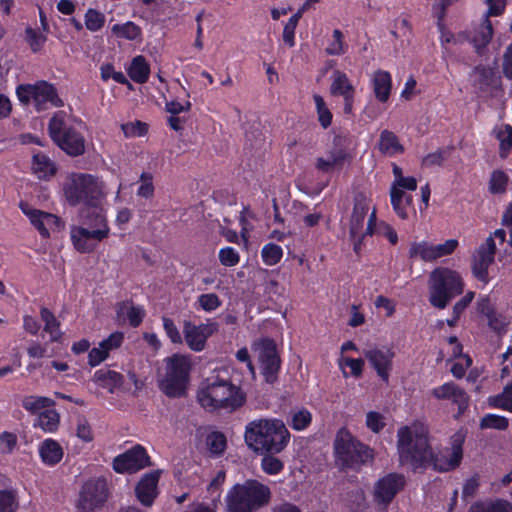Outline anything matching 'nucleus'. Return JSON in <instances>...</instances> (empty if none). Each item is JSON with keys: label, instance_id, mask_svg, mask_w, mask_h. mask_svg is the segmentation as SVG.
Listing matches in <instances>:
<instances>
[{"label": "nucleus", "instance_id": "f257e3e1", "mask_svg": "<svg viewBox=\"0 0 512 512\" xmlns=\"http://www.w3.org/2000/svg\"><path fill=\"white\" fill-rule=\"evenodd\" d=\"M428 429L420 424L402 426L397 431V451L399 463L414 471L425 469L431 464L438 472H450L457 469L463 459L465 433L462 430L450 437V447L432 451Z\"/></svg>", "mask_w": 512, "mask_h": 512}, {"label": "nucleus", "instance_id": "f03ea898", "mask_svg": "<svg viewBox=\"0 0 512 512\" xmlns=\"http://www.w3.org/2000/svg\"><path fill=\"white\" fill-rule=\"evenodd\" d=\"M290 432L281 419H255L245 428V441L257 454H279L290 442Z\"/></svg>", "mask_w": 512, "mask_h": 512}, {"label": "nucleus", "instance_id": "7ed1b4c3", "mask_svg": "<svg viewBox=\"0 0 512 512\" xmlns=\"http://www.w3.org/2000/svg\"><path fill=\"white\" fill-rule=\"evenodd\" d=\"M197 400L208 411L220 409L235 411L244 405L246 395L240 386L232 383L229 377L225 378L217 374L201 382Z\"/></svg>", "mask_w": 512, "mask_h": 512}, {"label": "nucleus", "instance_id": "20e7f679", "mask_svg": "<svg viewBox=\"0 0 512 512\" xmlns=\"http://www.w3.org/2000/svg\"><path fill=\"white\" fill-rule=\"evenodd\" d=\"M84 122L69 116L65 111H56L48 122V135L53 143L66 155L79 157L86 152V139L81 132Z\"/></svg>", "mask_w": 512, "mask_h": 512}, {"label": "nucleus", "instance_id": "39448f33", "mask_svg": "<svg viewBox=\"0 0 512 512\" xmlns=\"http://www.w3.org/2000/svg\"><path fill=\"white\" fill-rule=\"evenodd\" d=\"M269 486L256 479L234 484L225 497L226 512H257L271 501Z\"/></svg>", "mask_w": 512, "mask_h": 512}, {"label": "nucleus", "instance_id": "423d86ee", "mask_svg": "<svg viewBox=\"0 0 512 512\" xmlns=\"http://www.w3.org/2000/svg\"><path fill=\"white\" fill-rule=\"evenodd\" d=\"M333 449L336 463L342 469L359 471L374 459V450L357 439L346 427L337 431Z\"/></svg>", "mask_w": 512, "mask_h": 512}, {"label": "nucleus", "instance_id": "0eeeda50", "mask_svg": "<svg viewBox=\"0 0 512 512\" xmlns=\"http://www.w3.org/2000/svg\"><path fill=\"white\" fill-rule=\"evenodd\" d=\"M63 193L67 203L72 206L82 204L81 210H98L97 207L102 195L98 177L82 172L69 174L63 183Z\"/></svg>", "mask_w": 512, "mask_h": 512}, {"label": "nucleus", "instance_id": "6e6552de", "mask_svg": "<svg viewBox=\"0 0 512 512\" xmlns=\"http://www.w3.org/2000/svg\"><path fill=\"white\" fill-rule=\"evenodd\" d=\"M80 217L82 223L91 229L73 226L70 231L71 241L79 253H92L96 249L97 243L109 236L110 228L106 218L99 210H81Z\"/></svg>", "mask_w": 512, "mask_h": 512}, {"label": "nucleus", "instance_id": "1a4fd4ad", "mask_svg": "<svg viewBox=\"0 0 512 512\" xmlns=\"http://www.w3.org/2000/svg\"><path fill=\"white\" fill-rule=\"evenodd\" d=\"M464 290L460 273L448 267H437L429 276V302L437 309H445Z\"/></svg>", "mask_w": 512, "mask_h": 512}, {"label": "nucleus", "instance_id": "9d476101", "mask_svg": "<svg viewBox=\"0 0 512 512\" xmlns=\"http://www.w3.org/2000/svg\"><path fill=\"white\" fill-rule=\"evenodd\" d=\"M190 358L182 354H173L166 359L165 375L160 381L161 391L169 398H181L186 395L190 382Z\"/></svg>", "mask_w": 512, "mask_h": 512}, {"label": "nucleus", "instance_id": "9b49d317", "mask_svg": "<svg viewBox=\"0 0 512 512\" xmlns=\"http://www.w3.org/2000/svg\"><path fill=\"white\" fill-rule=\"evenodd\" d=\"M488 6L481 23L468 30V43L473 47L479 57L487 56L489 44L494 35V29L490 17L500 16L504 13L506 0H484Z\"/></svg>", "mask_w": 512, "mask_h": 512}, {"label": "nucleus", "instance_id": "f8f14e48", "mask_svg": "<svg viewBox=\"0 0 512 512\" xmlns=\"http://www.w3.org/2000/svg\"><path fill=\"white\" fill-rule=\"evenodd\" d=\"M254 350L257 352L259 368L265 382L274 384L278 380L282 364L275 340L262 338L254 343Z\"/></svg>", "mask_w": 512, "mask_h": 512}, {"label": "nucleus", "instance_id": "ddd939ff", "mask_svg": "<svg viewBox=\"0 0 512 512\" xmlns=\"http://www.w3.org/2000/svg\"><path fill=\"white\" fill-rule=\"evenodd\" d=\"M109 497L107 480L104 477L89 478L81 487L77 508L80 512H93L104 506Z\"/></svg>", "mask_w": 512, "mask_h": 512}, {"label": "nucleus", "instance_id": "4468645a", "mask_svg": "<svg viewBox=\"0 0 512 512\" xmlns=\"http://www.w3.org/2000/svg\"><path fill=\"white\" fill-rule=\"evenodd\" d=\"M19 208L43 239H49L51 232H59L64 227V222L59 216L33 208L26 201H20Z\"/></svg>", "mask_w": 512, "mask_h": 512}, {"label": "nucleus", "instance_id": "2eb2a0df", "mask_svg": "<svg viewBox=\"0 0 512 512\" xmlns=\"http://www.w3.org/2000/svg\"><path fill=\"white\" fill-rule=\"evenodd\" d=\"M351 160L352 155L349 149L342 144L339 137H334L332 146L326 151V156L317 157L314 167L322 174H332L335 171H341Z\"/></svg>", "mask_w": 512, "mask_h": 512}, {"label": "nucleus", "instance_id": "dca6fc26", "mask_svg": "<svg viewBox=\"0 0 512 512\" xmlns=\"http://www.w3.org/2000/svg\"><path fill=\"white\" fill-rule=\"evenodd\" d=\"M363 355L381 381L387 384L396 356L394 349L387 345H371L363 350Z\"/></svg>", "mask_w": 512, "mask_h": 512}, {"label": "nucleus", "instance_id": "f3484780", "mask_svg": "<svg viewBox=\"0 0 512 512\" xmlns=\"http://www.w3.org/2000/svg\"><path fill=\"white\" fill-rule=\"evenodd\" d=\"M469 76L471 85L480 95L493 96L502 90L501 76L490 65H476Z\"/></svg>", "mask_w": 512, "mask_h": 512}, {"label": "nucleus", "instance_id": "a211bd4d", "mask_svg": "<svg viewBox=\"0 0 512 512\" xmlns=\"http://www.w3.org/2000/svg\"><path fill=\"white\" fill-rule=\"evenodd\" d=\"M406 478L403 474L391 472L379 478L374 484V502L387 508L396 495L404 489Z\"/></svg>", "mask_w": 512, "mask_h": 512}, {"label": "nucleus", "instance_id": "6ab92c4d", "mask_svg": "<svg viewBox=\"0 0 512 512\" xmlns=\"http://www.w3.org/2000/svg\"><path fill=\"white\" fill-rule=\"evenodd\" d=\"M496 254V244L492 236L486 238V240L478 247L476 253L472 258L471 269L473 276L483 285L489 282L488 269L494 262Z\"/></svg>", "mask_w": 512, "mask_h": 512}, {"label": "nucleus", "instance_id": "aec40b11", "mask_svg": "<svg viewBox=\"0 0 512 512\" xmlns=\"http://www.w3.org/2000/svg\"><path fill=\"white\" fill-rule=\"evenodd\" d=\"M150 465V457L146 449L136 445L113 460V469L117 473H134Z\"/></svg>", "mask_w": 512, "mask_h": 512}, {"label": "nucleus", "instance_id": "412c9836", "mask_svg": "<svg viewBox=\"0 0 512 512\" xmlns=\"http://www.w3.org/2000/svg\"><path fill=\"white\" fill-rule=\"evenodd\" d=\"M160 471L154 470L145 473L135 486V496L145 507H151L159 495L158 483Z\"/></svg>", "mask_w": 512, "mask_h": 512}, {"label": "nucleus", "instance_id": "4be33fe9", "mask_svg": "<svg viewBox=\"0 0 512 512\" xmlns=\"http://www.w3.org/2000/svg\"><path fill=\"white\" fill-rule=\"evenodd\" d=\"M34 107L36 111L41 112L47 108V104L52 107L60 108L64 106V101L59 97L56 87L47 81H38L33 84Z\"/></svg>", "mask_w": 512, "mask_h": 512}, {"label": "nucleus", "instance_id": "5701e85b", "mask_svg": "<svg viewBox=\"0 0 512 512\" xmlns=\"http://www.w3.org/2000/svg\"><path fill=\"white\" fill-rule=\"evenodd\" d=\"M370 82L376 100L380 103L388 102L392 91V76L390 72L378 69L372 74Z\"/></svg>", "mask_w": 512, "mask_h": 512}, {"label": "nucleus", "instance_id": "b1692460", "mask_svg": "<svg viewBox=\"0 0 512 512\" xmlns=\"http://www.w3.org/2000/svg\"><path fill=\"white\" fill-rule=\"evenodd\" d=\"M38 452L42 463L48 467L56 466L64 456L62 446L52 438L43 440L39 445Z\"/></svg>", "mask_w": 512, "mask_h": 512}, {"label": "nucleus", "instance_id": "393cba45", "mask_svg": "<svg viewBox=\"0 0 512 512\" xmlns=\"http://www.w3.org/2000/svg\"><path fill=\"white\" fill-rule=\"evenodd\" d=\"M205 325L196 326L189 321L184 323V338L188 347L195 352H200L205 348L208 333L205 331Z\"/></svg>", "mask_w": 512, "mask_h": 512}, {"label": "nucleus", "instance_id": "a878e982", "mask_svg": "<svg viewBox=\"0 0 512 512\" xmlns=\"http://www.w3.org/2000/svg\"><path fill=\"white\" fill-rule=\"evenodd\" d=\"M93 381L99 387L106 389L109 393L113 394L123 385L124 376L114 370L99 369L95 371Z\"/></svg>", "mask_w": 512, "mask_h": 512}, {"label": "nucleus", "instance_id": "bb28decb", "mask_svg": "<svg viewBox=\"0 0 512 512\" xmlns=\"http://www.w3.org/2000/svg\"><path fill=\"white\" fill-rule=\"evenodd\" d=\"M369 211V205L365 198H356L353 205V211L349 225V236L354 237L355 235L363 232L365 218Z\"/></svg>", "mask_w": 512, "mask_h": 512}, {"label": "nucleus", "instance_id": "cd10ccee", "mask_svg": "<svg viewBox=\"0 0 512 512\" xmlns=\"http://www.w3.org/2000/svg\"><path fill=\"white\" fill-rule=\"evenodd\" d=\"M32 169L38 178L42 180H50L57 172L55 162L43 152H38L33 155Z\"/></svg>", "mask_w": 512, "mask_h": 512}, {"label": "nucleus", "instance_id": "c85d7f7f", "mask_svg": "<svg viewBox=\"0 0 512 512\" xmlns=\"http://www.w3.org/2000/svg\"><path fill=\"white\" fill-rule=\"evenodd\" d=\"M378 149L382 154L390 157L403 154L405 151L404 146L400 143L398 136L394 132L387 129L381 131L380 133Z\"/></svg>", "mask_w": 512, "mask_h": 512}, {"label": "nucleus", "instance_id": "c756f323", "mask_svg": "<svg viewBox=\"0 0 512 512\" xmlns=\"http://www.w3.org/2000/svg\"><path fill=\"white\" fill-rule=\"evenodd\" d=\"M128 76L137 84H144L149 80L151 69L143 55H137L126 69Z\"/></svg>", "mask_w": 512, "mask_h": 512}, {"label": "nucleus", "instance_id": "7c9ffc66", "mask_svg": "<svg viewBox=\"0 0 512 512\" xmlns=\"http://www.w3.org/2000/svg\"><path fill=\"white\" fill-rule=\"evenodd\" d=\"M355 87L352 85L346 73L335 70L332 73V83L330 86V93L335 97H350L355 96Z\"/></svg>", "mask_w": 512, "mask_h": 512}, {"label": "nucleus", "instance_id": "2f4dec72", "mask_svg": "<svg viewBox=\"0 0 512 512\" xmlns=\"http://www.w3.org/2000/svg\"><path fill=\"white\" fill-rule=\"evenodd\" d=\"M60 424V414L55 410L48 408L39 412L34 427H39L46 433H54Z\"/></svg>", "mask_w": 512, "mask_h": 512}, {"label": "nucleus", "instance_id": "473e14b6", "mask_svg": "<svg viewBox=\"0 0 512 512\" xmlns=\"http://www.w3.org/2000/svg\"><path fill=\"white\" fill-rule=\"evenodd\" d=\"M468 512H512V504L504 499L476 501L469 507Z\"/></svg>", "mask_w": 512, "mask_h": 512}, {"label": "nucleus", "instance_id": "72a5a7b5", "mask_svg": "<svg viewBox=\"0 0 512 512\" xmlns=\"http://www.w3.org/2000/svg\"><path fill=\"white\" fill-rule=\"evenodd\" d=\"M55 401L46 396L28 395L22 399V407L31 414H39L41 410H46L55 406Z\"/></svg>", "mask_w": 512, "mask_h": 512}, {"label": "nucleus", "instance_id": "f704fd0d", "mask_svg": "<svg viewBox=\"0 0 512 512\" xmlns=\"http://www.w3.org/2000/svg\"><path fill=\"white\" fill-rule=\"evenodd\" d=\"M207 450L212 457H220L227 448V438L221 431H212L205 437Z\"/></svg>", "mask_w": 512, "mask_h": 512}, {"label": "nucleus", "instance_id": "c9c22d12", "mask_svg": "<svg viewBox=\"0 0 512 512\" xmlns=\"http://www.w3.org/2000/svg\"><path fill=\"white\" fill-rule=\"evenodd\" d=\"M114 36L120 39L134 41L142 36V29L140 26L132 21H127L123 24H114L111 27Z\"/></svg>", "mask_w": 512, "mask_h": 512}, {"label": "nucleus", "instance_id": "e433bc0d", "mask_svg": "<svg viewBox=\"0 0 512 512\" xmlns=\"http://www.w3.org/2000/svg\"><path fill=\"white\" fill-rule=\"evenodd\" d=\"M40 317L44 322V331L50 334L51 341H58L62 337V332L60 330V322L53 312L46 307H42L40 309Z\"/></svg>", "mask_w": 512, "mask_h": 512}, {"label": "nucleus", "instance_id": "4c0bfd02", "mask_svg": "<svg viewBox=\"0 0 512 512\" xmlns=\"http://www.w3.org/2000/svg\"><path fill=\"white\" fill-rule=\"evenodd\" d=\"M489 406L512 413V382L508 383L503 391L488 399Z\"/></svg>", "mask_w": 512, "mask_h": 512}, {"label": "nucleus", "instance_id": "58836bf2", "mask_svg": "<svg viewBox=\"0 0 512 512\" xmlns=\"http://www.w3.org/2000/svg\"><path fill=\"white\" fill-rule=\"evenodd\" d=\"M312 419L311 412L306 408H301L291 411L288 425L295 431H303L311 425Z\"/></svg>", "mask_w": 512, "mask_h": 512}, {"label": "nucleus", "instance_id": "ea45409f", "mask_svg": "<svg viewBox=\"0 0 512 512\" xmlns=\"http://www.w3.org/2000/svg\"><path fill=\"white\" fill-rule=\"evenodd\" d=\"M409 258L433 262L432 243L427 241L413 242L409 248Z\"/></svg>", "mask_w": 512, "mask_h": 512}, {"label": "nucleus", "instance_id": "a19ab883", "mask_svg": "<svg viewBox=\"0 0 512 512\" xmlns=\"http://www.w3.org/2000/svg\"><path fill=\"white\" fill-rule=\"evenodd\" d=\"M283 257V249L275 243H267L262 247L261 258L265 265L274 266L278 264Z\"/></svg>", "mask_w": 512, "mask_h": 512}, {"label": "nucleus", "instance_id": "79ce46f5", "mask_svg": "<svg viewBox=\"0 0 512 512\" xmlns=\"http://www.w3.org/2000/svg\"><path fill=\"white\" fill-rule=\"evenodd\" d=\"M390 201L392 208L396 215L402 220H406L409 217V209L404 204V191L396 189L395 187L390 188Z\"/></svg>", "mask_w": 512, "mask_h": 512}, {"label": "nucleus", "instance_id": "37998d69", "mask_svg": "<svg viewBox=\"0 0 512 512\" xmlns=\"http://www.w3.org/2000/svg\"><path fill=\"white\" fill-rule=\"evenodd\" d=\"M479 426L481 429L504 431L509 427V420L505 416L488 413L481 418Z\"/></svg>", "mask_w": 512, "mask_h": 512}, {"label": "nucleus", "instance_id": "c03bdc74", "mask_svg": "<svg viewBox=\"0 0 512 512\" xmlns=\"http://www.w3.org/2000/svg\"><path fill=\"white\" fill-rule=\"evenodd\" d=\"M25 41L34 53L40 52L46 41L47 36L37 29L32 27H26L25 29Z\"/></svg>", "mask_w": 512, "mask_h": 512}, {"label": "nucleus", "instance_id": "a18cd8bd", "mask_svg": "<svg viewBox=\"0 0 512 512\" xmlns=\"http://www.w3.org/2000/svg\"><path fill=\"white\" fill-rule=\"evenodd\" d=\"M261 469L267 475H278L284 470V462L276 454H262Z\"/></svg>", "mask_w": 512, "mask_h": 512}, {"label": "nucleus", "instance_id": "49530a36", "mask_svg": "<svg viewBox=\"0 0 512 512\" xmlns=\"http://www.w3.org/2000/svg\"><path fill=\"white\" fill-rule=\"evenodd\" d=\"M508 181L509 177L504 171H493L489 179V192L494 195L506 192Z\"/></svg>", "mask_w": 512, "mask_h": 512}, {"label": "nucleus", "instance_id": "de8ad7c7", "mask_svg": "<svg viewBox=\"0 0 512 512\" xmlns=\"http://www.w3.org/2000/svg\"><path fill=\"white\" fill-rule=\"evenodd\" d=\"M313 99L316 105L319 123L324 129H327L332 123L333 115L329 108L326 106L322 96L315 94Z\"/></svg>", "mask_w": 512, "mask_h": 512}, {"label": "nucleus", "instance_id": "09e8293b", "mask_svg": "<svg viewBox=\"0 0 512 512\" xmlns=\"http://www.w3.org/2000/svg\"><path fill=\"white\" fill-rule=\"evenodd\" d=\"M105 24V15L100 11L89 8L85 13V26L91 32L99 31Z\"/></svg>", "mask_w": 512, "mask_h": 512}, {"label": "nucleus", "instance_id": "8fccbe9b", "mask_svg": "<svg viewBox=\"0 0 512 512\" xmlns=\"http://www.w3.org/2000/svg\"><path fill=\"white\" fill-rule=\"evenodd\" d=\"M375 226H376V211L373 210L368 218L367 227H366L365 232H361V234L355 235L354 237H350V239L353 243V250L356 254L360 253L365 236L372 235L374 233Z\"/></svg>", "mask_w": 512, "mask_h": 512}, {"label": "nucleus", "instance_id": "3c124183", "mask_svg": "<svg viewBox=\"0 0 512 512\" xmlns=\"http://www.w3.org/2000/svg\"><path fill=\"white\" fill-rule=\"evenodd\" d=\"M497 138L500 141V156L505 158L512 149V126L509 124L504 125L503 128L499 130Z\"/></svg>", "mask_w": 512, "mask_h": 512}, {"label": "nucleus", "instance_id": "603ef678", "mask_svg": "<svg viewBox=\"0 0 512 512\" xmlns=\"http://www.w3.org/2000/svg\"><path fill=\"white\" fill-rule=\"evenodd\" d=\"M17 509L16 493L13 490L0 489V512H16Z\"/></svg>", "mask_w": 512, "mask_h": 512}, {"label": "nucleus", "instance_id": "864d4df0", "mask_svg": "<svg viewBox=\"0 0 512 512\" xmlns=\"http://www.w3.org/2000/svg\"><path fill=\"white\" fill-rule=\"evenodd\" d=\"M439 29H440V38L439 39H440V44H441L442 53H443L444 57L454 58L457 61H460V59L454 55V52H453L452 48L450 47L453 39H455V37H454L455 33L451 32L450 30H447L441 24V22H439Z\"/></svg>", "mask_w": 512, "mask_h": 512}, {"label": "nucleus", "instance_id": "5fc2aeb1", "mask_svg": "<svg viewBox=\"0 0 512 512\" xmlns=\"http://www.w3.org/2000/svg\"><path fill=\"white\" fill-rule=\"evenodd\" d=\"M458 245L459 242L456 239H448L441 244H432L433 260L436 261L439 258L453 254Z\"/></svg>", "mask_w": 512, "mask_h": 512}, {"label": "nucleus", "instance_id": "6e6d98bb", "mask_svg": "<svg viewBox=\"0 0 512 512\" xmlns=\"http://www.w3.org/2000/svg\"><path fill=\"white\" fill-rule=\"evenodd\" d=\"M344 35L339 29L333 31V41L327 46L326 53L331 56H340L346 52Z\"/></svg>", "mask_w": 512, "mask_h": 512}, {"label": "nucleus", "instance_id": "4d7b16f0", "mask_svg": "<svg viewBox=\"0 0 512 512\" xmlns=\"http://www.w3.org/2000/svg\"><path fill=\"white\" fill-rule=\"evenodd\" d=\"M218 258L220 263L226 267H234L240 262V255L233 247L226 246L219 250Z\"/></svg>", "mask_w": 512, "mask_h": 512}, {"label": "nucleus", "instance_id": "13d9d810", "mask_svg": "<svg viewBox=\"0 0 512 512\" xmlns=\"http://www.w3.org/2000/svg\"><path fill=\"white\" fill-rule=\"evenodd\" d=\"M124 333L121 331H115L111 333L107 338L103 339L99 345L109 355L111 351L120 348L124 342Z\"/></svg>", "mask_w": 512, "mask_h": 512}, {"label": "nucleus", "instance_id": "bf43d9fd", "mask_svg": "<svg viewBox=\"0 0 512 512\" xmlns=\"http://www.w3.org/2000/svg\"><path fill=\"white\" fill-rule=\"evenodd\" d=\"M366 427L373 433H380L386 426L385 417L377 411H369L366 414Z\"/></svg>", "mask_w": 512, "mask_h": 512}, {"label": "nucleus", "instance_id": "052dcab7", "mask_svg": "<svg viewBox=\"0 0 512 512\" xmlns=\"http://www.w3.org/2000/svg\"><path fill=\"white\" fill-rule=\"evenodd\" d=\"M197 301L200 308L206 312H212L218 309L222 304L219 296L215 293L201 294Z\"/></svg>", "mask_w": 512, "mask_h": 512}, {"label": "nucleus", "instance_id": "680f3d73", "mask_svg": "<svg viewBox=\"0 0 512 512\" xmlns=\"http://www.w3.org/2000/svg\"><path fill=\"white\" fill-rule=\"evenodd\" d=\"M458 387L454 382H446L433 388L431 393L438 400H451Z\"/></svg>", "mask_w": 512, "mask_h": 512}, {"label": "nucleus", "instance_id": "e2e57ef3", "mask_svg": "<svg viewBox=\"0 0 512 512\" xmlns=\"http://www.w3.org/2000/svg\"><path fill=\"white\" fill-rule=\"evenodd\" d=\"M487 318V323L489 328L496 332L497 334H502L506 332V327L508 325V322L506 321V317L496 310L493 312V314H490Z\"/></svg>", "mask_w": 512, "mask_h": 512}, {"label": "nucleus", "instance_id": "0e129e2a", "mask_svg": "<svg viewBox=\"0 0 512 512\" xmlns=\"http://www.w3.org/2000/svg\"><path fill=\"white\" fill-rule=\"evenodd\" d=\"M141 184L138 187L137 195L149 199L154 195L153 176L150 173L143 172L140 176Z\"/></svg>", "mask_w": 512, "mask_h": 512}, {"label": "nucleus", "instance_id": "69168bd1", "mask_svg": "<svg viewBox=\"0 0 512 512\" xmlns=\"http://www.w3.org/2000/svg\"><path fill=\"white\" fill-rule=\"evenodd\" d=\"M162 322H163L164 331H165L167 337L170 339V341L173 344H182V342H183L182 336H181L180 331L178 330L177 326L175 325L174 321L167 316H163Z\"/></svg>", "mask_w": 512, "mask_h": 512}, {"label": "nucleus", "instance_id": "338daca9", "mask_svg": "<svg viewBox=\"0 0 512 512\" xmlns=\"http://www.w3.org/2000/svg\"><path fill=\"white\" fill-rule=\"evenodd\" d=\"M17 445V436L12 432H2L0 434V452L2 454H11Z\"/></svg>", "mask_w": 512, "mask_h": 512}, {"label": "nucleus", "instance_id": "774afa93", "mask_svg": "<svg viewBox=\"0 0 512 512\" xmlns=\"http://www.w3.org/2000/svg\"><path fill=\"white\" fill-rule=\"evenodd\" d=\"M479 486V476L477 474L467 479L462 487L463 500L468 501L470 498H473L476 495Z\"/></svg>", "mask_w": 512, "mask_h": 512}]
</instances>
